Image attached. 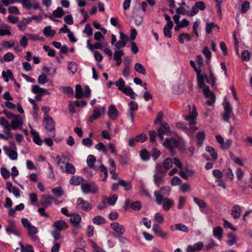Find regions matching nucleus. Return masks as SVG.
Segmentation results:
<instances>
[{"instance_id":"1","label":"nucleus","mask_w":252,"mask_h":252,"mask_svg":"<svg viewBox=\"0 0 252 252\" xmlns=\"http://www.w3.org/2000/svg\"><path fill=\"white\" fill-rule=\"evenodd\" d=\"M189 114L185 116V119L189 123V127L191 131H194L197 129L196 126V119L198 116V113L194 105L192 107L189 106Z\"/></svg>"},{"instance_id":"2","label":"nucleus","mask_w":252,"mask_h":252,"mask_svg":"<svg viewBox=\"0 0 252 252\" xmlns=\"http://www.w3.org/2000/svg\"><path fill=\"white\" fill-rule=\"evenodd\" d=\"M114 84L118 87L119 91L125 94L130 96L131 98L135 99L136 94L130 87H125V82L122 78H119L114 83Z\"/></svg>"},{"instance_id":"3","label":"nucleus","mask_w":252,"mask_h":252,"mask_svg":"<svg viewBox=\"0 0 252 252\" xmlns=\"http://www.w3.org/2000/svg\"><path fill=\"white\" fill-rule=\"evenodd\" d=\"M156 201L159 205H162V209L165 211H168L174 205L173 200L168 198L167 197L162 198L159 194H156Z\"/></svg>"},{"instance_id":"4","label":"nucleus","mask_w":252,"mask_h":252,"mask_svg":"<svg viewBox=\"0 0 252 252\" xmlns=\"http://www.w3.org/2000/svg\"><path fill=\"white\" fill-rule=\"evenodd\" d=\"M81 189L84 194H94L98 190V186L93 182L83 183L82 184Z\"/></svg>"},{"instance_id":"5","label":"nucleus","mask_w":252,"mask_h":252,"mask_svg":"<svg viewBox=\"0 0 252 252\" xmlns=\"http://www.w3.org/2000/svg\"><path fill=\"white\" fill-rule=\"evenodd\" d=\"M163 145L168 149L172 156L175 155L174 149L178 147L179 145L178 141L173 138H166L162 143Z\"/></svg>"},{"instance_id":"6","label":"nucleus","mask_w":252,"mask_h":252,"mask_svg":"<svg viewBox=\"0 0 252 252\" xmlns=\"http://www.w3.org/2000/svg\"><path fill=\"white\" fill-rule=\"evenodd\" d=\"M1 125L5 129L4 131V134H1V138L8 139L10 138H13V135L10 132L11 124L6 121L4 118H1Z\"/></svg>"},{"instance_id":"7","label":"nucleus","mask_w":252,"mask_h":252,"mask_svg":"<svg viewBox=\"0 0 252 252\" xmlns=\"http://www.w3.org/2000/svg\"><path fill=\"white\" fill-rule=\"evenodd\" d=\"M170 129L169 125L166 123H161L160 127L158 130V137L160 140L163 139V135L165 134L169 135L170 133Z\"/></svg>"},{"instance_id":"8","label":"nucleus","mask_w":252,"mask_h":252,"mask_svg":"<svg viewBox=\"0 0 252 252\" xmlns=\"http://www.w3.org/2000/svg\"><path fill=\"white\" fill-rule=\"evenodd\" d=\"M45 128L48 131L52 132L55 129V124L53 119L49 116L47 112L44 114Z\"/></svg>"},{"instance_id":"9","label":"nucleus","mask_w":252,"mask_h":252,"mask_svg":"<svg viewBox=\"0 0 252 252\" xmlns=\"http://www.w3.org/2000/svg\"><path fill=\"white\" fill-rule=\"evenodd\" d=\"M173 162L171 158H165L163 162V168L165 169L164 171L161 170V166L160 164L157 165V170L158 172H161L162 174H165L167 171L173 166Z\"/></svg>"},{"instance_id":"10","label":"nucleus","mask_w":252,"mask_h":252,"mask_svg":"<svg viewBox=\"0 0 252 252\" xmlns=\"http://www.w3.org/2000/svg\"><path fill=\"white\" fill-rule=\"evenodd\" d=\"M56 201L55 197L50 194H43L41 196L40 199L41 205L44 207L50 206L53 201Z\"/></svg>"},{"instance_id":"11","label":"nucleus","mask_w":252,"mask_h":252,"mask_svg":"<svg viewBox=\"0 0 252 252\" xmlns=\"http://www.w3.org/2000/svg\"><path fill=\"white\" fill-rule=\"evenodd\" d=\"M77 206L84 211L88 212L92 208V205L88 201L85 200L83 198L79 197L77 200Z\"/></svg>"},{"instance_id":"12","label":"nucleus","mask_w":252,"mask_h":252,"mask_svg":"<svg viewBox=\"0 0 252 252\" xmlns=\"http://www.w3.org/2000/svg\"><path fill=\"white\" fill-rule=\"evenodd\" d=\"M205 8V4L203 1L196 2L192 7L191 11L188 13V15L189 16H192L196 14L199 10H203Z\"/></svg>"},{"instance_id":"13","label":"nucleus","mask_w":252,"mask_h":252,"mask_svg":"<svg viewBox=\"0 0 252 252\" xmlns=\"http://www.w3.org/2000/svg\"><path fill=\"white\" fill-rule=\"evenodd\" d=\"M152 229L157 236L161 237L163 239H167L169 237L168 233L163 232L157 224H154L153 225Z\"/></svg>"},{"instance_id":"14","label":"nucleus","mask_w":252,"mask_h":252,"mask_svg":"<svg viewBox=\"0 0 252 252\" xmlns=\"http://www.w3.org/2000/svg\"><path fill=\"white\" fill-rule=\"evenodd\" d=\"M224 113L222 114L223 119L228 122L233 114L232 107L229 102H226L224 106Z\"/></svg>"},{"instance_id":"15","label":"nucleus","mask_w":252,"mask_h":252,"mask_svg":"<svg viewBox=\"0 0 252 252\" xmlns=\"http://www.w3.org/2000/svg\"><path fill=\"white\" fill-rule=\"evenodd\" d=\"M111 228L119 235H123L125 231V227L119 223L114 222L110 224Z\"/></svg>"},{"instance_id":"16","label":"nucleus","mask_w":252,"mask_h":252,"mask_svg":"<svg viewBox=\"0 0 252 252\" xmlns=\"http://www.w3.org/2000/svg\"><path fill=\"white\" fill-rule=\"evenodd\" d=\"M23 124V120L20 115L15 116L11 122V127L13 129H16L22 127Z\"/></svg>"},{"instance_id":"17","label":"nucleus","mask_w":252,"mask_h":252,"mask_svg":"<svg viewBox=\"0 0 252 252\" xmlns=\"http://www.w3.org/2000/svg\"><path fill=\"white\" fill-rule=\"evenodd\" d=\"M204 245L203 242H198L193 245H189L187 247V252H194L195 251H204Z\"/></svg>"},{"instance_id":"18","label":"nucleus","mask_w":252,"mask_h":252,"mask_svg":"<svg viewBox=\"0 0 252 252\" xmlns=\"http://www.w3.org/2000/svg\"><path fill=\"white\" fill-rule=\"evenodd\" d=\"M53 227L56 230L61 232V231L66 230L68 228V225L64 221L59 220L54 222Z\"/></svg>"},{"instance_id":"19","label":"nucleus","mask_w":252,"mask_h":252,"mask_svg":"<svg viewBox=\"0 0 252 252\" xmlns=\"http://www.w3.org/2000/svg\"><path fill=\"white\" fill-rule=\"evenodd\" d=\"M105 108L102 107L101 108L99 107H96L94 109L93 115L90 117V121L92 122L100 117L102 114L105 112Z\"/></svg>"},{"instance_id":"20","label":"nucleus","mask_w":252,"mask_h":252,"mask_svg":"<svg viewBox=\"0 0 252 252\" xmlns=\"http://www.w3.org/2000/svg\"><path fill=\"white\" fill-rule=\"evenodd\" d=\"M201 70L196 73L197 83L199 88H202L203 91L205 88L209 87L205 86L204 83L205 80H206L207 76L205 74H201Z\"/></svg>"},{"instance_id":"21","label":"nucleus","mask_w":252,"mask_h":252,"mask_svg":"<svg viewBox=\"0 0 252 252\" xmlns=\"http://www.w3.org/2000/svg\"><path fill=\"white\" fill-rule=\"evenodd\" d=\"M204 95L210 99L207 101V103L211 105L215 102V96L214 94L210 90L209 88H205L203 90Z\"/></svg>"},{"instance_id":"22","label":"nucleus","mask_w":252,"mask_h":252,"mask_svg":"<svg viewBox=\"0 0 252 252\" xmlns=\"http://www.w3.org/2000/svg\"><path fill=\"white\" fill-rule=\"evenodd\" d=\"M84 179L80 176H73L71 177L69 180V184L71 185L78 186L81 185L84 183Z\"/></svg>"},{"instance_id":"23","label":"nucleus","mask_w":252,"mask_h":252,"mask_svg":"<svg viewBox=\"0 0 252 252\" xmlns=\"http://www.w3.org/2000/svg\"><path fill=\"white\" fill-rule=\"evenodd\" d=\"M170 192V189L169 187H162L160 190L158 191H155L154 192V195L156 197V194H158L162 197H165L168 196Z\"/></svg>"},{"instance_id":"24","label":"nucleus","mask_w":252,"mask_h":252,"mask_svg":"<svg viewBox=\"0 0 252 252\" xmlns=\"http://www.w3.org/2000/svg\"><path fill=\"white\" fill-rule=\"evenodd\" d=\"M241 209L238 205H235L231 210V214L235 220L238 219L241 216Z\"/></svg>"},{"instance_id":"25","label":"nucleus","mask_w":252,"mask_h":252,"mask_svg":"<svg viewBox=\"0 0 252 252\" xmlns=\"http://www.w3.org/2000/svg\"><path fill=\"white\" fill-rule=\"evenodd\" d=\"M96 158L94 156L90 155H89L87 159V163L88 166L90 168L94 170H98V167L94 165V163L96 162Z\"/></svg>"},{"instance_id":"26","label":"nucleus","mask_w":252,"mask_h":252,"mask_svg":"<svg viewBox=\"0 0 252 252\" xmlns=\"http://www.w3.org/2000/svg\"><path fill=\"white\" fill-rule=\"evenodd\" d=\"M31 133L33 136V142L38 145H41L42 144V140L40 138L38 133L36 131L33 129L32 127H31Z\"/></svg>"},{"instance_id":"27","label":"nucleus","mask_w":252,"mask_h":252,"mask_svg":"<svg viewBox=\"0 0 252 252\" xmlns=\"http://www.w3.org/2000/svg\"><path fill=\"white\" fill-rule=\"evenodd\" d=\"M129 114L131 118V122L133 121L134 112L136 111L138 109L137 103L134 101H131L129 104Z\"/></svg>"},{"instance_id":"28","label":"nucleus","mask_w":252,"mask_h":252,"mask_svg":"<svg viewBox=\"0 0 252 252\" xmlns=\"http://www.w3.org/2000/svg\"><path fill=\"white\" fill-rule=\"evenodd\" d=\"M124 55L123 50H116L114 54V60L116 62L118 65H120L122 63V57Z\"/></svg>"},{"instance_id":"29","label":"nucleus","mask_w":252,"mask_h":252,"mask_svg":"<svg viewBox=\"0 0 252 252\" xmlns=\"http://www.w3.org/2000/svg\"><path fill=\"white\" fill-rule=\"evenodd\" d=\"M4 151L5 152L6 155H8L9 158L11 160H15L17 158V153L14 150H11L7 147H3Z\"/></svg>"},{"instance_id":"30","label":"nucleus","mask_w":252,"mask_h":252,"mask_svg":"<svg viewBox=\"0 0 252 252\" xmlns=\"http://www.w3.org/2000/svg\"><path fill=\"white\" fill-rule=\"evenodd\" d=\"M108 114L110 119L112 120L117 119L118 117V111L114 105H111L110 106Z\"/></svg>"},{"instance_id":"31","label":"nucleus","mask_w":252,"mask_h":252,"mask_svg":"<svg viewBox=\"0 0 252 252\" xmlns=\"http://www.w3.org/2000/svg\"><path fill=\"white\" fill-rule=\"evenodd\" d=\"M2 76L6 82H8L9 80L15 81L13 74L9 69H7L6 71H3L2 72Z\"/></svg>"},{"instance_id":"32","label":"nucleus","mask_w":252,"mask_h":252,"mask_svg":"<svg viewBox=\"0 0 252 252\" xmlns=\"http://www.w3.org/2000/svg\"><path fill=\"white\" fill-rule=\"evenodd\" d=\"M60 168L63 171H64L63 166H60ZM64 172L67 174H74L75 173V167L70 163H66L65 164V170Z\"/></svg>"},{"instance_id":"33","label":"nucleus","mask_w":252,"mask_h":252,"mask_svg":"<svg viewBox=\"0 0 252 252\" xmlns=\"http://www.w3.org/2000/svg\"><path fill=\"white\" fill-rule=\"evenodd\" d=\"M1 36L10 35L11 28L4 24H1Z\"/></svg>"},{"instance_id":"34","label":"nucleus","mask_w":252,"mask_h":252,"mask_svg":"<svg viewBox=\"0 0 252 252\" xmlns=\"http://www.w3.org/2000/svg\"><path fill=\"white\" fill-rule=\"evenodd\" d=\"M119 184L124 188L126 191L131 190L132 187L131 181H126L122 179H119Z\"/></svg>"},{"instance_id":"35","label":"nucleus","mask_w":252,"mask_h":252,"mask_svg":"<svg viewBox=\"0 0 252 252\" xmlns=\"http://www.w3.org/2000/svg\"><path fill=\"white\" fill-rule=\"evenodd\" d=\"M158 172H159L158 171V170H157V171L153 176L154 183L158 187H159L161 184H162L164 182V179L163 178L162 176L159 175L158 173Z\"/></svg>"},{"instance_id":"36","label":"nucleus","mask_w":252,"mask_h":252,"mask_svg":"<svg viewBox=\"0 0 252 252\" xmlns=\"http://www.w3.org/2000/svg\"><path fill=\"white\" fill-rule=\"evenodd\" d=\"M223 234V230L220 226H217L213 229V235L220 240L221 239Z\"/></svg>"},{"instance_id":"37","label":"nucleus","mask_w":252,"mask_h":252,"mask_svg":"<svg viewBox=\"0 0 252 252\" xmlns=\"http://www.w3.org/2000/svg\"><path fill=\"white\" fill-rule=\"evenodd\" d=\"M81 218L79 214H75L70 218L71 223L74 226H77L81 221Z\"/></svg>"},{"instance_id":"38","label":"nucleus","mask_w":252,"mask_h":252,"mask_svg":"<svg viewBox=\"0 0 252 252\" xmlns=\"http://www.w3.org/2000/svg\"><path fill=\"white\" fill-rule=\"evenodd\" d=\"M43 32L46 36L53 37L54 36L56 31L52 30L51 27L49 26L44 28Z\"/></svg>"},{"instance_id":"39","label":"nucleus","mask_w":252,"mask_h":252,"mask_svg":"<svg viewBox=\"0 0 252 252\" xmlns=\"http://www.w3.org/2000/svg\"><path fill=\"white\" fill-rule=\"evenodd\" d=\"M205 134L204 131H199L197 133V143L198 146H201L205 139Z\"/></svg>"},{"instance_id":"40","label":"nucleus","mask_w":252,"mask_h":252,"mask_svg":"<svg viewBox=\"0 0 252 252\" xmlns=\"http://www.w3.org/2000/svg\"><path fill=\"white\" fill-rule=\"evenodd\" d=\"M206 82L207 83L210 84L212 86H214L215 84L216 78L211 68H209V77H207Z\"/></svg>"},{"instance_id":"41","label":"nucleus","mask_w":252,"mask_h":252,"mask_svg":"<svg viewBox=\"0 0 252 252\" xmlns=\"http://www.w3.org/2000/svg\"><path fill=\"white\" fill-rule=\"evenodd\" d=\"M227 237L229 238V239L227 241V243L229 246H231L236 243L237 239L236 235L232 233H230L228 234Z\"/></svg>"},{"instance_id":"42","label":"nucleus","mask_w":252,"mask_h":252,"mask_svg":"<svg viewBox=\"0 0 252 252\" xmlns=\"http://www.w3.org/2000/svg\"><path fill=\"white\" fill-rule=\"evenodd\" d=\"M51 191L57 197H60L63 194V190L61 186L52 189Z\"/></svg>"},{"instance_id":"43","label":"nucleus","mask_w":252,"mask_h":252,"mask_svg":"<svg viewBox=\"0 0 252 252\" xmlns=\"http://www.w3.org/2000/svg\"><path fill=\"white\" fill-rule=\"evenodd\" d=\"M206 151L209 153L213 159L216 160L218 158L217 153L213 147L209 146H207L206 148Z\"/></svg>"},{"instance_id":"44","label":"nucleus","mask_w":252,"mask_h":252,"mask_svg":"<svg viewBox=\"0 0 252 252\" xmlns=\"http://www.w3.org/2000/svg\"><path fill=\"white\" fill-rule=\"evenodd\" d=\"M93 222L96 225H100L105 223V219L101 216H97L93 219Z\"/></svg>"},{"instance_id":"45","label":"nucleus","mask_w":252,"mask_h":252,"mask_svg":"<svg viewBox=\"0 0 252 252\" xmlns=\"http://www.w3.org/2000/svg\"><path fill=\"white\" fill-rule=\"evenodd\" d=\"M200 20H197L193 25V31L196 37H199V30L200 29Z\"/></svg>"},{"instance_id":"46","label":"nucleus","mask_w":252,"mask_h":252,"mask_svg":"<svg viewBox=\"0 0 252 252\" xmlns=\"http://www.w3.org/2000/svg\"><path fill=\"white\" fill-rule=\"evenodd\" d=\"M140 156L142 160L147 161L150 159V153L146 149L140 151Z\"/></svg>"},{"instance_id":"47","label":"nucleus","mask_w":252,"mask_h":252,"mask_svg":"<svg viewBox=\"0 0 252 252\" xmlns=\"http://www.w3.org/2000/svg\"><path fill=\"white\" fill-rule=\"evenodd\" d=\"M134 69L137 72L142 74L143 75L146 74V70L143 66L140 63H136L134 66Z\"/></svg>"},{"instance_id":"48","label":"nucleus","mask_w":252,"mask_h":252,"mask_svg":"<svg viewBox=\"0 0 252 252\" xmlns=\"http://www.w3.org/2000/svg\"><path fill=\"white\" fill-rule=\"evenodd\" d=\"M184 39L189 41L191 40V37L187 33H183L182 34H180L179 36V42L183 44L184 43Z\"/></svg>"},{"instance_id":"49","label":"nucleus","mask_w":252,"mask_h":252,"mask_svg":"<svg viewBox=\"0 0 252 252\" xmlns=\"http://www.w3.org/2000/svg\"><path fill=\"white\" fill-rule=\"evenodd\" d=\"M75 96L77 98H80L83 96L82 87L80 85H76L75 87Z\"/></svg>"},{"instance_id":"50","label":"nucleus","mask_w":252,"mask_h":252,"mask_svg":"<svg viewBox=\"0 0 252 252\" xmlns=\"http://www.w3.org/2000/svg\"><path fill=\"white\" fill-rule=\"evenodd\" d=\"M67 68L73 74H74L77 71V65L75 62H68Z\"/></svg>"},{"instance_id":"51","label":"nucleus","mask_w":252,"mask_h":252,"mask_svg":"<svg viewBox=\"0 0 252 252\" xmlns=\"http://www.w3.org/2000/svg\"><path fill=\"white\" fill-rule=\"evenodd\" d=\"M193 201L198 205L200 209H204L206 207V202L201 199L195 197L193 198Z\"/></svg>"},{"instance_id":"52","label":"nucleus","mask_w":252,"mask_h":252,"mask_svg":"<svg viewBox=\"0 0 252 252\" xmlns=\"http://www.w3.org/2000/svg\"><path fill=\"white\" fill-rule=\"evenodd\" d=\"M175 229L183 232L188 233L189 231L188 227L185 224L178 223L175 225Z\"/></svg>"},{"instance_id":"53","label":"nucleus","mask_w":252,"mask_h":252,"mask_svg":"<svg viewBox=\"0 0 252 252\" xmlns=\"http://www.w3.org/2000/svg\"><path fill=\"white\" fill-rule=\"evenodd\" d=\"M1 45L2 47L4 49L5 48H11L14 45V42L13 40H9V41H3L1 43Z\"/></svg>"},{"instance_id":"54","label":"nucleus","mask_w":252,"mask_h":252,"mask_svg":"<svg viewBox=\"0 0 252 252\" xmlns=\"http://www.w3.org/2000/svg\"><path fill=\"white\" fill-rule=\"evenodd\" d=\"M64 14V12L62 8L58 7L57 9L53 12V15L55 17L60 18Z\"/></svg>"},{"instance_id":"55","label":"nucleus","mask_w":252,"mask_h":252,"mask_svg":"<svg viewBox=\"0 0 252 252\" xmlns=\"http://www.w3.org/2000/svg\"><path fill=\"white\" fill-rule=\"evenodd\" d=\"M216 245V244L215 241L213 239H210L209 240V243L204 246V251H208L211 250Z\"/></svg>"},{"instance_id":"56","label":"nucleus","mask_w":252,"mask_h":252,"mask_svg":"<svg viewBox=\"0 0 252 252\" xmlns=\"http://www.w3.org/2000/svg\"><path fill=\"white\" fill-rule=\"evenodd\" d=\"M48 82V79L45 74L40 75L38 77V83L40 85H43Z\"/></svg>"},{"instance_id":"57","label":"nucleus","mask_w":252,"mask_h":252,"mask_svg":"<svg viewBox=\"0 0 252 252\" xmlns=\"http://www.w3.org/2000/svg\"><path fill=\"white\" fill-rule=\"evenodd\" d=\"M14 58V55L11 52H8L3 56V60L6 62L12 61Z\"/></svg>"},{"instance_id":"58","label":"nucleus","mask_w":252,"mask_h":252,"mask_svg":"<svg viewBox=\"0 0 252 252\" xmlns=\"http://www.w3.org/2000/svg\"><path fill=\"white\" fill-rule=\"evenodd\" d=\"M182 183V180L177 176H174L171 180V184L172 186H175L180 185Z\"/></svg>"},{"instance_id":"59","label":"nucleus","mask_w":252,"mask_h":252,"mask_svg":"<svg viewBox=\"0 0 252 252\" xmlns=\"http://www.w3.org/2000/svg\"><path fill=\"white\" fill-rule=\"evenodd\" d=\"M95 148L99 151H102L104 153H107L106 146L102 143L99 142L95 146Z\"/></svg>"},{"instance_id":"60","label":"nucleus","mask_w":252,"mask_h":252,"mask_svg":"<svg viewBox=\"0 0 252 252\" xmlns=\"http://www.w3.org/2000/svg\"><path fill=\"white\" fill-rule=\"evenodd\" d=\"M83 32L87 34L88 36H91L93 34L92 28L90 24L86 25Z\"/></svg>"},{"instance_id":"61","label":"nucleus","mask_w":252,"mask_h":252,"mask_svg":"<svg viewBox=\"0 0 252 252\" xmlns=\"http://www.w3.org/2000/svg\"><path fill=\"white\" fill-rule=\"evenodd\" d=\"M131 208L135 210L138 211L140 210L141 208V204L140 201H137L134 202H132L130 205Z\"/></svg>"},{"instance_id":"62","label":"nucleus","mask_w":252,"mask_h":252,"mask_svg":"<svg viewBox=\"0 0 252 252\" xmlns=\"http://www.w3.org/2000/svg\"><path fill=\"white\" fill-rule=\"evenodd\" d=\"M155 220L159 223H162L164 220L163 215L159 213H157L154 215Z\"/></svg>"},{"instance_id":"63","label":"nucleus","mask_w":252,"mask_h":252,"mask_svg":"<svg viewBox=\"0 0 252 252\" xmlns=\"http://www.w3.org/2000/svg\"><path fill=\"white\" fill-rule=\"evenodd\" d=\"M118 199V196L117 195L114 194L112 195L111 196L109 197L107 199L108 201V203L110 205H114L117 200Z\"/></svg>"},{"instance_id":"64","label":"nucleus","mask_w":252,"mask_h":252,"mask_svg":"<svg viewBox=\"0 0 252 252\" xmlns=\"http://www.w3.org/2000/svg\"><path fill=\"white\" fill-rule=\"evenodd\" d=\"M180 189L183 193H186L190 190V187L189 184L185 183L180 186Z\"/></svg>"}]
</instances>
